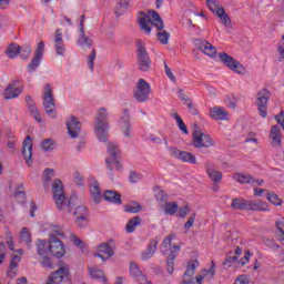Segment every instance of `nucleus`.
<instances>
[{"label":"nucleus","instance_id":"f257e3e1","mask_svg":"<svg viewBox=\"0 0 284 284\" xmlns=\"http://www.w3.org/2000/svg\"><path fill=\"white\" fill-rule=\"evenodd\" d=\"M49 232V241L48 240H39L37 242V254L40 258V265L45 267L47 270H52L54 264L52 263V258H63L65 256V244L61 240L58 239H70L72 243L85 254L88 252V245L81 241L74 233L63 230L59 225L51 224L48 227Z\"/></svg>","mask_w":284,"mask_h":284},{"label":"nucleus","instance_id":"f03ea898","mask_svg":"<svg viewBox=\"0 0 284 284\" xmlns=\"http://www.w3.org/2000/svg\"><path fill=\"white\" fill-rule=\"evenodd\" d=\"M110 112L105 108L98 109L95 118L93 121V132L94 136L100 141V143H106L110 136Z\"/></svg>","mask_w":284,"mask_h":284},{"label":"nucleus","instance_id":"7ed1b4c3","mask_svg":"<svg viewBox=\"0 0 284 284\" xmlns=\"http://www.w3.org/2000/svg\"><path fill=\"white\" fill-rule=\"evenodd\" d=\"M51 192L57 209L64 214H70V212H72V206L70 200L65 196V189L63 187V182L61 180L55 179L52 181Z\"/></svg>","mask_w":284,"mask_h":284},{"label":"nucleus","instance_id":"20e7f679","mask_svg":"<svg viewBox=\"0 0 284 284\" xmlns=\"http://www.w3.org/2000/svg\"><path fill=\"white\" fill-rule=\"evenodd\" d=\"M138 23L145 34H150V32H152V26H154L158 30H163L164 28L161 16H159V13L154 10H150L148 14L143 12L139 13Z\"/></svg>","mask_w":284,"mask_h":284},{"label":"nucleus","instance_id":"39448f33","mask_svg":"<svg viewBox=\"0 0 284 284\" xmlns=\"http://www.w3.org/2000/svg\"><path fill=\"white\" fill-rule=\"evenodd\" d=\"M42 108L49 119H57V100L54 99V88L50 83L42 87Z\"/></svg>","mask_w":284,"mask_h":284},{"label":"nucleus","instance_id":"423d86ee","mask_svg":"<svg viewBox=\"0 0 284 284\" xmlns=\"http://www.w3.org/2000/svg\"><path fill=\"white\" fill-rule=\"evenodd\" d=\"M219 59L221 63L229 68L231 72H234V74H239V77H245V74H247V69L245 68V65H243L241 62L232 58V55L222 52L219 53Z\"/></svg>","mask_w":284,"mask_h":284},{"label":"nucleus","instance_id":"0eeeda50","mask_svg":"<svg viewBox=\"0 0 284 284\" xmlns=\"http://www.w3.org/2000/svg\"><path fill=\"white\" fill-rule=\"evenodd\" d=\"M136 54H138V68L141 72H148L152 61L150 60V54H148V49H145V42L138 40L136 44Z\"/></svg>","mask_w":284,"mask_h":284},{"label":"nucleus","instance_id":"6e6552de","mask_svg":"<svg viewBox=\"0 0 284 284\" xmlns=\"http://www.w3.org/2000/svg\"><path fill=\"white\" fill-rule=\"evenodd\" d=\"M70 265L63 261L58 263V270L52 272L47 284H61L63 281H70Z\"/></svg>","mask_w":284,"mask_h":284},{"label":"nucleus","instance_id":"1a4fd4ad","mask_svg":"<svg viewBox=\"0 0 284 284\" xmlns=\"http://www.w3.org/2000/svg\"><path fill=\"white\" fill-rule=\"evenodd\" d=\"M151 92L152 87H150V83L143 79H139L133 91V97L139 103H145L150 99Z\"/></svg>","mask_w":284,"mask_h":284},{"label":"nucleus","instance_id":"9d476101","mask_svg":"<svg viewBox=\"0 0 284 284\" xmlns=\"http://www.w3.org/2000/svg\"><path fill=\"white\" fill-rule=\"evenodd\" d=\"M115 250L116 243H114V240H109L106 243H101L97 246L94 256L101 258V261H110Z\"/></svg>","mask_w":284,"mask_h":284},{"label":"nucleus","instance_id":"9b49d317","mask_svg":"<svg viewBox=\"0 0 284 284\" xmlns=\"http://www.w3.org/2000/svg\"><path fill=\"white\" fill-rule=\"evenodd\" d=\"M206 7L213 14L219 17L223 26H230V17L225 13V9L219 0H206Z\"/></svg>","mask_w":284,"mask_h":284},{"label":"nucleus","instance_id":"f8f14e48","mask_svg":"<svg viewBox=\"0 0 284 284\" xmlns=\"http://www.w3.org/2000/svg\"><path fill=\"white\" fill-rule=\"evenodd\" d=\"M270 97H272V92L267 89H262L257 92L255 105L262 119L267 116V103L270 102Z\"/></svg>","mask_w":284,"mask_h":284},{"label":"nucleus","instance_id":"ddd939ff","mask_svg":"<svg viewBox=\"0 0 284 284\" xmlns=\"http://www.w3.org/2000/svg\"><path fill=\"white\" fill-rule=\"evenodd\" d=\"M192 143L195 148H214V139L210 134L203 133L201 130L193 132Z\"/></svg>","mask_w":284,"mask_h":284},{"label":"nucleus","instance_id":"4468645a","mask_svg":"<svg viewBox=\"0 0 284 284\" xmlns=\"http://www.w3.org/2000/svg\"><path fill=\"white\" fill-rule=\"evenodd\" d=\"M118 126L124 139H132V123L130 122V111L124 110L118 121Z\"/></svg>","mask_w":284,"mask_h":284},{"label":"nucleus","instance_id":"2eb2a0df","mask_svg":"<svg viewBox=\"0 0 284 284\" xmlns=\"http://www.w3.org/2000/svg\"><path fill=\"white\" fill-rule=\"evenodd\" d=\"M195 45L197 50H200L202 54H205V57H209V59H216V57H219L216 47L205 39L195 40Z\"/></svg>","mask_w":284,"mask_h":284},{"label":"nucleus","instance_id":"dca6fc26","mask_svg":"<svg viewBox=\"0 0 284 284\" xmlns=\"http://www.w3.org/2000/svg\"><path fill=\"white\" fill-rule=\"evenodd\" d=\"M168 152L174 156V159H179L183 163H191V165H196V156L187 151H181L174 146H168Z\"/></svg>","mask_w":284,"mask_h":284},{"label":"nucleus","instance_id":"f3484780","mask_svg":"<svg viewBox=\"0 0 284 284\" xmlns=\"http://www.w3.org/2000/svg\"><path fill=\"white\" fill-rule=\"evenodd\" d=\"M67 133L71 139H79L81 134V121L74 115H70L65 120Z\"/></svg>","mask_w":284,"mask_h":284},{"label":"nucleus","instance_id":"a211bd4d","mask_svg":"<svg viewBox=\"0 0 284 284\" xmlns=\"http://www.w3.org/2000/svg\"><path fill=\"white\" fill-rule=\"evenodd\" d=\"M23 92V84L19 80L11 82L3 92V98L7 100L17 99Z\"/></svg>","mask_w":284,"mask_h":284},{"label":"nucleus","instance_id":"6ab92c4d","mask_svg":"<svg viewBox=\"0 0 284 284\" xmlns=\"http://www.w3.org/2000/svg\"><path fill=\"white\" fill-rule=\"evenodd\" d=\"M129 274L140 284H152V282L148 281V277L143 275L141 270L139 268V265L134 262H130L129 264Z\"/></svg>","mask_w":284,"mask_h":284},{"label":"nucleus","instance_id":"aec40b11","mask_svg":"<svg viewBox=\"0 0 284 284\" xmlns=\"http://www.w3.org/2000/svg\"><path fill=\"white\" fill-rule=\"evenodd\" d=\"M53 48L58 57H65V43L63 42V31L58 29L53 38Z\"/></svg>","mask_w":284,"mask_h":284},{"label":"nucleus","instance_id":"412c9836","mask_svg":"<svg viewBox=\"0 0 284 284\" xmlns=\"http://www.w3.org/2000/svg\"><path fill=\"white\" fill-rule=\"evenodd\" d=\"M209 116L214 121H230V112L223 106H213L209 110Z\"/></svg>","mask_w":284,"mask_h":284},{"label":"nucleus","instance_id":"4be33fe9","mask_svg":"<svg viewBox=\"0 0 284 284\" xmlns=\"http://www.w3.org/2000/svg\"><path fill=\"white\" fill-rule=\"evenodd\" d=\"M22 156L27 165H32V138L30 135L22 143Z\"/></svg>","mask_w":284,"mask_h":284},{"label":"nucleus","instance_id":"5701e85b","mask_svg":"<svg viewBox=\"0 0 284 284\" xmlns=\"http://www.w3.org/2000/svg\"><path fill=\"white\" fill-rule=\"evenodd\" d=\"M241 254H243V251L241 250V247H237L235 250L234 255H229L226 256L225 261H224V265L227 268H232V270H239V267H241V264L239 262V256H241Z\"/></svg>","mask_w":284,"mask_h":284},{"label":"nucleus","instance_id":"b1692460","mask_svg":"<svg viewBox=\"0 0 284 284\" xmlns=\"http://www.w3.org/2000/svg\"><path fill=\"white\" fill-rule=\"evenodd\" d=\"M84 19H85V17L81 16L80 37L78 39V45H80V48H91L92 47V38L85 37V30L83 29Z\"/></svg>","mask_w":284,"mask_h":284},{"label":"nucleus","instance_id":"393cba45","mask_svg":"<svg viewBox=\"0 0 284 284\" xmlns=\"http://www.w3.org/2000/svg\"><path fill=\"white\" fill-rule=\"evenodd\" d=\"M248 211L251 212H270V204L263 200H250Z\"/></svg>","mask_w":284,"mask_h":284},{"label":"nucleus","instance_id":"a878e982","mask_svg":"<svg viewBox=\"0 0 284 284\" xmlns=\"http://www.w3.org/2000/svg\"><path fill=\"white\" fill-rule=\"evenodd\" d=\"M105 163L110 170V172L108 173V176L109 179H111V181H114V174H112V168L118 170V172H121L123 170V164L121 163V161H119V158L105 159Z\"/></svg>","mask_w":284,"mask_h":284},{"label":"nucleus","instance_id":"bb28decb","mask_svg":"<svg viewBox=\"0 0 284 284\" xmlns=\"http://www.w3.org/2000/svg\"><path fill=\"white\" fill-rule=\"evenodd\" d=\"M90 193L94 203H101V186L99 185V182L94 179H91Z\"/></svg>","mask_w":284,"mask_h":284},{"label":"nucleus","instance_id":"cd10ccee","mask_svg":"<svg viewBox=\"0 0 284 284\" xmlns=\"http://www.w3.org/2000/svg\"><path fill=\"white\" fill-rule=\"evenodd\" d=\"M206 174L210 181H212L213 183H221L223 179V173L214 169V166H212L211 164L206 165Z\"/></svg>","mask_w":284,"mask_h":284},{"label":"nucleus","instance_id":"c85d7f7f","mask_svg":"<svg viewBox=\"0 0 284 284\" xmlns=\"http://www.w3.org/2000/svg\"><path fill=\"white\" fill-rule=\"evenodd\" d=\"M268 139L274 148H278V145H281V128H278V125H273L271 128Z\"/></svg>","mask_w":284,"mask_h":284},{"label":"nucleus","instance_id":"c756f323","mask_svg":"<svg viewBox=\"0 0 284 284\" xmlns=\"http://www.w3.org/2000/svg\"><path fill=\"white\" fill-rule=\"evenodd\" d=\"M215 275H216V265L212 263L210 268L202 270L197 276L201 278L203 283V281H207V282L212 281Z\"/></svg>","mask_w":284,"mask_h":284},{"label":"nucleus","instance_id":"7c9ffc66","mask_svg":"<svg viewBox=\"0 0 284 284\" xmlns=\"http://www.w3.org/2000/svg\"><path fill=\"white\" fill-rule=\"evenodd\" d=\"M162 212L168 216H174L179 212V203L176 202H166L161 206Z\"/></svg>","mask_w":284,"mask_h":284},{"label":"nucleus","instance_id":"2f4dec72","mask_svg":"<svg viewBox=\"0 0 284 284\" xmlns=\"http://www.w3.org/2000/svg\"><path fill=\"white\" fill-rule=\"evenodd\" d=\"M231 207H233L234 210L250 211V200L234 199L232 200Z\"/></svg>","mask_w":284,"mask_h":284},{"label":"nucleus","instance_id":"473e14b6","mask_svg":"<svg viewBox=\"0 0 284 284\" xmlns=\"http://www.w3.org/2000/svg\"><path fill=\"white\" fill-rule=\"evenodd\" d=\"M19 243H23L24 245H30V243H32V232H30V229H21L19 235Z\"/></svg>","mask_w":284,"mask_h":284},{"label":"nucleus","instance_id":"72a5a7b5","mask_svg":"<svg viewBox=\"0 0 284 284\" xmlns=\"http://www.w3.org/2000/svg\"><path fill=\"white\" fill-rule=\"evenodd\" d=\"M128 10H130V2L125 0H119L114 8L116 17H122Z\"/></svg>","mask_w":284,"mask_h":284},{"label":"nucleus","instance_id":"f704fd0d","mask_svg":"<svg viewBox=\"0 0 284 284\" xmlns=\"http://www.w3.org/2000/svg\"><path fill=\"white\" fill-rule=\"evenodd\" d=\"M156 245H159V242L153 240L148 248L142 253V261H148L154 256V253L156 252Z\"/></svg>","mask_w":284,"mask_h":284},{"label":"nucleus","instance_id":"c9c22d12","mask_svg":"<svg viewBox=\"0 0 284 284\" xmlns=\"http://www.w3.org/2000/svg\"><path fill=\"white\" fill-rule=\"evenodd\" d=\"M108 154H109V158L106 159H119V156H121V149H119V144L114 142H109Z\"/></svg>","mask_w":284,"mask_h":284},{"label":"nucleus","instance_id":"e433bc0d","mask_svg":"<svg viewBox=\"0 0 284 284\" xmlns=\"http://www.w3.org/2000/svg\"><path fill=\"white\" fill-rule=\"evenodd\" d=\"M6 53L9 59H17L21 53V47L17 43H11L8 45Z\"/></svg>","mask_w":284,"mask_h":284},{"label":"nucleus","instance_id":"4c0bfd02","mask_svg":"<svg viewBox=\"0 0 284 284\" xmlns=\"http://www.w3.org/2000/svg\"><path fill=\"white\" fill-rule=\"evenodd\" d=\"M104 201H109V203H118L121 204V195L115 191H105L103 193Z\"/></svg>","mask_w":284,"mask_h":284},{"label":"nucleus","instance_id":"58836bf2","mask_svg":"<svg viewBox=\"0 0 284 284\" xmlns=\"http://www.w3.org/2000/svg\"><path fill=\"white\" fill-rule=\"evenodd\" d=\"M233 181H236L237 183H242V184L254 183V178H252L247 173H234Z\"/></svg>","mask_w":284,"mask_h":284},{"label":"nucleus","instance_id":"ea45409f","mask_svg":"<svg viewBox=\"0 0 284 284\" xmlns=\"http://www.w3.org/2000/svg\"><path fill=\"white\" fill-rule=\"evenodd\" d=\"M139 225H141V219L139 216L129 220L125 225L128 234H132V232H134Z\"/></svg>","mask_w":284,"mask_h":284},{"label":"nucleus","instance_id":"a19ab883","mask_svg":"<svg viewBox=\"0 0 284 284\" xmlns=\"http://www.w3.org/2000/svg\"><path fill=\"white\" fill-rule=\"evenodd\" d=\"M22 254H23V250L21 248L13 251V253L11 254V262L9 266L19 268V263H21Z\"/></svg>","mask_w":284,"mask_h":284},{"label":"nucleus","instance_id":"79ce46f5","mask_svg":"<svg viewBox=\"0 0 284 284\" xmlns=\"http://www.w3.org/2000/svg\"><path fill=\"white\" fill-rule=\"evenodd\" d=\"M171 116L175 120V123L179 130H181L183 134H190V131H187V126L185 125V122H183V119L181 118V115H179V113L174 112L171 114Z\"/></svg>","mask_w":284,"mask_h":284},{"label":"nucleus","instance_id":"37998d69","mask_svg":"<svg viewBox=\"0 0 284 284\" xmlns=\"http://www.w3.org/2000/svg\"><path fill=\"white\" fill-rule=\"evenodd\" d=\"M266 199L268 200V202H271L272 205H275V207L283 206V200L278 196V194L274 192H267Z\"/></svg>","mask_w":284,"mask_h":284},{"label":"nucleus","instance_id":"c03bdc74","mask_svg":"<svg viewBox=\"0 0 284 284\" xmlns=\"http://www.w3.org/2000/svg\"><path fill=\"white\" fill-rule=\"evenodd\" d=\"M199 265H200V263L197 262V260L189 261L184 276H193V274H195L196 267H199Z\"/></svg>","mask_w":284,"mask_h":284},{"label":"nucleus","instance_id":"a18cd8bd","mask_svg":"<svg viewBox=\"0 0 284 284\" xmlns=\"http://www.w3.org/2000/svg\"><path fill=\"white\" fill-rule=\"evenodd\" d=\"M13 197L18 203H23L26 201V193L23 192V184H18L13 191Z\"/></svg>","mask_w":284,"mask_h":284},{"label":"nucleus","instance_id":"49530a36","mask_svg":"<svg viewBox=\"0 0 284 284\" xmlns=\"http://www.w3.org/2000/svg\"><path fill=\"white\" fill-rule=\"evenodd\" d=\"M148 139H149V141H151V143H155L156 145H161V143H164L166 150H168V148H170L168 140H165V138H163V136H159L156 134H150L148 136Z\"/></svg>","mask_w":284,"mask_h":284},{"label":"nucleus","instance_id":"de8ad7c7","mask_svg":"<svg viewBox=\"0 0 284 284\" xmlns=\"http://www.w3.org/2000/svg\"><path fill=\"white\" fill-rule=\"evenodd\" d=\"M142 206L141 204H139V202H131L128 205H124V212H129L131 214H136L139 212H141Z\"/></svg>","mask_w":284,"mask_h":284},{"label":"nucleus","instance_id":"09e8293b","mask_svg":"<svg viewBox=\"0 0 284 284\" xmlns=\"http://www.w3.org/2000/svg\"><path fill=\"white\" fill-rule=\"evenodd\" d=\"M54 148H55V143H54V140L52 139H45L41 142V150H43V152H52Z\"/></svg>","mask_w":284,"mask_h":284},{"label":"nucleus","instance_id":"8fccbe9b","mask_svg":"<svg viewBox=\"0 0 284 284\" xmlns=\"http://www.w3.org/2000/svg\"><path fill=\"white\" fill-rule=\"evenodd\" d=\"M176 239V235L174 233H171L166 237H164L162 242V252H168L172 247V240Z\"/></svg>","mask_w":284,"mask_h":284},{"label":"nucleus","instance_id":"3c124183","mask_svg":"<svg viewBox=\"0 0 284 284\" xmlns=\"http://www.w3.org/2000/svg\"><path fill=\"white\" fill-rule=\"evenodd\" d=\"M246 145H252L253 150H256L258 148V140H256V133L255 132H250L247 138L245 139Z\"/></svg>","mask_w":284,"mask_h":284},{"label":"nucleus","instance_id":"603ef678","mask_svg":"<svg viewBox=\"0 0 284 284\" xmlns=\"http://www.w3.org/2000/svg\"><path fill=\"white\" fill-rule=\"evenodd\" d=\"M74 216L75 219H81L84 216H90V212L88 211V207L81 205V206H77L75 211H74Z\"/></svg>","mask_w":284,"mask_h":284},{"label":"nucleus","instance_id":"864d4df0","mask_svg":"<svg viewBox=\"0 0 284 284\" xmlns=\"http://www.w3.org/2000/svg\"><path fill=\"white\" fill-rule=\"evenodd\" d=\"M174 258H176V254L171 253L166 258V270L169 274L174 273Z\"/></svg>","mask_w":284,"mask_h":284},{"label":"nucleus","instance_id":"5fc2aeb1","mask_svg":"<svg viewBox=\"0 0 284 284\" xmlns=\"http://www.w3.org/2000/svg\"><path fill=\"white\" fill-rule=\"evenodd\" d=\"M41 59L37 55H33L31 62L28 64V71L29 72H34V70H37V68H39L40 63H41Z\"/></svg>","mask_w":284,"mask_h":284},{"label":"nucleus","instance_id":"6e6d98bb","mask_svg":"<svg viewBox=\"0 0 284 284\" xmlns=\"http://www.w3.org/2000/svg\"><path fill=\"white\" fill-rule=\"evenodd\" d=\"M29 112L33 119L38 121V123H43V119H41V113H39V109L37 105H30L29 106Z\"/></svg>","mask_w":284,"mask_h":284},{"label":"nucleus","instance_id":"4d7b16f0","mask_svg":"<svg viewBox=\"0 0 284 284\" xmlns=\"http://www.w3.org/2000/svg\"><path fill=\"white\" fill-rule=\"evenodd\" d=\"M182 284H203L201 277L197 275L195 277L192 276H183Z\"/></svg>","mask_w":284,"mask_h":284},{"label":"nucleus","instance_id":"13d9d810","mask_svg":"<svg viewBox=\"0 0 284 284\" xmlns=\"http://www.w3.org/2000/svg\"><path fill=\"white\" fill-rule=\"evenodd\" d=\"M45 52V42L40 41L37 45L34 57H38L40 59H43V53Z\"/></svg>","mask_w":284,"mask_h":284},{"label":"nucleus","instance_id":"bf43d9fd","mask_svg":"<svg viewBox=\"0 0 284 284\" xmlns=\"http://www.w3.org/2000/svg\"><path fill=\"white\" fill-rule=\"evenodd\" d=\"M158 39L162 45H168V42L170 41V33L168 31L159 32Z\"/></svg>","mask_w":284,"mask_h":284},{"label":"nucleus","instance_id":"052dcab7","mask_svg":"<svg viewBox=\"0 0 284 284\" xmlns=\"http://www.w3.org/2000/svg\"><path fill=\"white\" fill-rule=\"evenodd\" d=\"M90 223V216H84V217H75V224L78 227H88Z\"/></svg>","mask_w":284,"mask_h":284},{"label":"nucleus","instance_id":"680f3d73","mask_svg":"<svg viewBox=\"0 0 284 284\" xmlns=\"http://www.w3.org/2000/svg\"><path fill=\"white\" fill-rule=\"evenodd\" d=\"M32 52V47L30 45H24V47H20V57L21 59H23V61H26V59H28V57H30V53Z\"/></svg>","mask_w":284,"mask_h":284},{"label":"nucleus","instance_id":"e2e57ef3","mask_svg":"<svg viewBox=\"0 0 284 284\" xmlns=\"http://www.w3.org/2000/svg\"><path fill=\"white\" fill-rule=\"evenodd\" d=\"M250 258H252V252L245 251L243 257L239 260L240 267L247 265V263H250Z\"/></svg>","mask_w":284,"mask_h":284},{"label":"nucleus","instance_id":"0e129e2a","mask_svg":"<svg viewBox=\"0 0 284 284\" xmlns=\"http://www.w3.org/2000/svg\"><path fill=\"white\" fill-rule=\"evenodd\" d=\"M52 179H54V170L45 169L43 172L44 183H50V181H52Z\"/></svg>","mask_w":284,"mask_h":284},{"label":"nucleus","instance_id":"69168bd1","mask_svg":"<svg viewBox=\"0 0 284 284\" xmlns=\"http://www.w3.org/2000/svg\"><path fill=\"white\" fill-rule=\"evenodd\" d=\"M141 179H143V175L141 173H136L134 171H131L129 174V181L131 183H139V181H141Z\"/></svg>","mask_w":284,"mask_h":284},{"label":"nucleus","instance_id":"338daca9","mask_svg":"<svg viewBox=\"0 0 284 284\" xmlns=\"http://www.w3.org/2000/svg\"><path fill=\"white\" fill-rule=\"evenodd\" d=\"M190 212V205L185 204L179 210L180 219H185Z\"/></svg>","mask_w":284,"mask_h":284},{"label":"nucleus","instance_id":"774afa93","mask_svg":"<svg viewBox=\"0 0 284 284\" xmlns=\"http://www.w3.org/2000/svg\"><path fill=\"white\" fill-rule=\"evenodd\" d=\"M234 284H250V276L247 275H240Z\"/></svg>","mask_w":284,"mask_h":284}]
</instances>
